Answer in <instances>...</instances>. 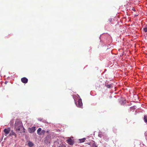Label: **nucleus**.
<instances>
[{"label": "nucleus", "mask_w": 147, "mask_h": 147, "mask_svg": "<svg viewBox=\"0 0 147 147\" xmlns=\"http://www.w3.org/2000/svg\"><path fill=\"white\" fill-rule=\"evenodd\" d=\"M15 129L17 132L22 133L24 132V128L23 127L22 123L21 121L18 119L15 123Z\"/></svg>", "instance_id": "nucleus-1"}, {"label": "nucleus", "mask_w": 147, "mask_h": 147, "mask_svg": "<svg viewBox=\"0 0 147 147\" xmlns=\"http://www.w3.org/2000/svg\"><path fill=\"white\" fill-rule=\"evenodd\" d=\"M10 128L9 127L7 128H5L4 129L3 131L5 133V135L6 136L10 132Z\"/></svg>", "instance_id": "nucleus-2"}, {"label": "nucleus", "mask_w": 147, "mask_h": 147, "mask_svg": "<svg viewBox=\"0 0 147 147\" xmlns=\"http://www.w3.org/2000/svg\"><path fill=\"white\" fill-rule=\"evenodd\" d=\"M67 142L70 145H72L74 143V142L73 140L71 138H69V139L66 140Z\"/></svg>", "instance_id": "nucleus-3"}, {"label": "nucleus", "mask_w": 147, "mask_h": 147, "mask_svg": "<svg viewBox=\"0 0 147 147\" xmlns=\"http://www.w3.org/2000/svg\"><path fill=\"white\" fill-rule=\"evenodd\" d=\"M35 130L36 127L34 126H33L32 128H28V131L30 133L34 132Z\"/></svg>", "instance_id": "nucleus-4"}, {"label": "nucleus", "mask_w": 147, "mask_h": 147, "mask_svg": "<svg viewBox=\"0 0 147 147\" xmlns=\"http://www.w3.org/2000/svg\"><path fill=\"white\" fill-rule=\"evenodd\" d=\"M77 106L79 107H81L82 106V99H80L78 100V103L77 105Z\"/></svg>", "instance_id": "nucleus-5"}, {"label": "nucleus", "mask_w": 147, "mask_h": 147, "mask_svg": "<svg viewBox=\"0 0 147 147\" xmlns=\"http://www.w3.org/2000/svg\"><path fill=\"white\" fill-rule=\"evenodd\" d=\"M21 81L22 83L26 84L28 82V79L26 77H24L21 78Z\"/></svg>", "instance_id": "nucleus-6"}, {"label": "nucleus", "mask_w": 147, "mask_h": 147, "mask_svg": "<svg viewBox=\"0 0 147 147\" xmlns=\"http://www.w3.org/2000/svg\"><path fill=\"white\" fill-rule=\"evenodd\" d=\"M42 131V129L41 128H39L37 130V133L40 135H42V133H41Z\"/></svg>", "instance_id": "nucleus-7"}, {"label": "nucleus", "mask_w": 147, "mask_h": 147, "mask_svg": "<svg viewBox=\"0 0 147 147\" xmlns=\"http://www.w3.org/2000/svg\"><path fill=\"white\" fill-rule=\"evenodd\" d=\"M28 145L30 147H32L33 146L34 144L30 141H29Z\"/></svg>", "instance_id": "nucleus-8"}, {"label": "nucleus", "mask_w": 147, "mask_h": 147, "mask_svg": "<svg viewBox=\"0 0 147 147\" xmlns=\"http://www.w3.org/2000/svg\"><path fill=\"white\" fill-rule=\"evenodd\" d=\"M85 140H86V138H83L82 139H80L79 140H80V142L82 143V142H85Z\"/></svg>", "instance_id": "nucleus-9"}, {"label": "nucleus", "mask_w": 147, "mask_h": 147, "mask_svg": "<svg viewBox=\"0 0 147 147\" xmlns=\"http://www.w3.org/2000/svg\"><path fill=\"white\" fill-rule=\"evenodd\" d=\"M15 134L14 132H13V130H12L11 132L10 133L9 135L10 136H11L12 135H14Z\"/></svg>", "instance_id": "nucleus-10"}, {"label": "nucleus", "mask_w": 147, "mask_h": 147, "mask_svg": "<svg viewBox=\"0 0 147 147\" xmlns=\"http://www.w3.org/2000/svg\"><path fill=\"white\" fill-rule=\"evenodd\" d=\"M144 121L147 123V115H145L144 117Z\"/></svg>", "instance_id": "nucleus-11"}, {"label": "nucleus", "mask_w": 147, "mask_h": 147, "mask_svg": "<svg viewBox=\"0 0 147 147\" xmlns=\"http://www.w3.org/2000/svg\"><path fill=\"white\" fill-rule=\"evenodd\" d=\"M144 29L145 32H147V24L146 26L144 28Z\"/></svg>", "instance_id": "nucleus-12"}, {"label": "nucleus", "mask_w": 147, "mask_h": 147, "mask_svg": "<svg viewBox=\"0 0 147 147\" xmlns=\"http://www.w3.org/2000/svg\"><path fill=\"white\" fill-rule=\"evenodd\" d=\"M45 130H42L41 133H42V135L44 134L45 133Z\"/></svg>", "instance_id": "nucleus-13"}, {"label": "nucleus", "mask_w": 147, "mask_h": 147, "mask_svg": "<svg viewBox=\"0 0 147 147\" xmlns=\"http://www.w3.org/2000/svg\"><path fill=\"white\" fill-rule=\"evenodd\" d=\"M92 147H97L94 143H93L92 144Z\"/></svg>", "instance_id": "nucleus-14"}, {"label": "nucleus", "mask_w": 147, "mask_h": 147, "mask_svg": "<svg viewBox=\"0 0 147 147\" xmlns=\"http://www.w3.org/2000/svg\"><path fill=\"white\" fill-rule=\"evenodd\" d=\"M107 87L108 88H110L111 87V85H108L107 86Z\"/></svg>", "instance_id": "nucleus-15"}, {"label": "nucleus", "mask_w": 147, "mask_h": 147, "mask_svg": "<svg viewBox=\"0 0 147 147\" xmlns=\"http://www.w3.org/2000/svg\"><path fill=\"white\" fill-rule=\"evenodd\" d=\"M5 84H7L6 82H5Z\"/></svg>", "instance_id": "nucleus-16"}, {"label": "nucleus", "mask_w": 147, "mask_h": 147, "mask_svg": "<svg viewBox=\"0 0 147 147\" xmlns=\"http://www.w3.org/2000/svg\"><path fill=\"white\" fill-rule=\"evenodd\" d=\"M134 11H135V9H134Z\"/></svg>", "instance_id": "nucleus-17"}, {"label": "nucleus", "mask_w": 147, "mask_h": 147, "mask_svg": "<svg viewBox=\"0 0 147 147\" xmlns=\"http://www.w3.org/2000/svg\"><path fill=\"white\" fill-rule=\"evenodd\" d=\"M59 147H61V146H59Z\"/></svg>", "instance_id": "nucleus-18"}]
</instances>
